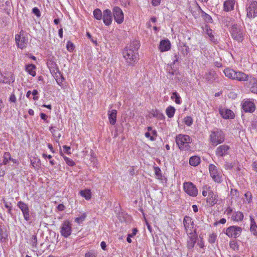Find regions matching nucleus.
Listing matches in <instances>:
<instances>
[{"mask_svg":"<svg viewBox=\"0 0 257 257\" xmlns=\"http://www.w3.org/2000/svg\"><path fill=\"white\" fill-rule=\"evenodd\" d=\"M140 46V45L139 41H134L123 51L122 54L123 58L128 65L133 66L139 60L138 51Z\"/></svg>","mask_w":257,"mask_h":257,"instance_id":"nucleus-1","label":"nucleus"},{"mask_svg":"<svg viewBox=\"0 0 257 257\" xmlns=\"http://www.w3.org/2000/svg\"><path fill=\"white\" fill-rule=\"evenodd\" d=\"M202 195L204 197L207 196L206 201L208 205L214 206L218 201V195L216 192L211 190V187L207 185L202 187Z\"/></svg>","mask_w":257,"mask_h":257,"instance_id":"nucleus-2","label":"nucleus"},{"mask_svg":"<svg viewBox=\"0 0 257 257\" xmlns=\"http://www.w3.org/2000/svg\"><path fill=\"white\" fill-rule=\"evenodd\" d=\"M209 139L212 146H216L224 141L225 134L221 130L216 129L210 132Z\"/></svg>","mask_w":257,"mask_h":257,"instance_id":"nucleus-3","label":"nucleus"},{"mask_svg":"<svg viewBox=\"0 0 257 257\" xmlns=\"http://www.w3.org/2000/svg\"><path fill=\"white\" fill-rule=\"evenodd\" d=\"M175 141L181 150L186 151L189 150V144L191 143L192 140L187 135L179 134L176 137Z\"/></svg>","mask_w":257,"mask_h":257,"instance_id":"nucleus-4","label":"nucleus"},{"mask_svg":"<svg viewBox=\"0 0 257 257\" xmlns=\"http://www.w3.org/2000/svg\"><path fill=\"white\" fill-rule=\"evenodd\" d=\"M246 16L249 18L257 16V2L256 0H248L246 5Z\"/></svg>","mask_w":257,"mask_h":257,"instance_id":"nucleus-5","label":"nucleus"},{"mask_svg":"<svg viewBox=\"0 0 257 257\" xmlns=\"http://www.w3.org/2000/svg\"><path fill=\"white\" fill-rule=\"evenodd\" d=\"M232 38L237 42H241L243 38V30L239 25L234 24L231 28Z\"/></svg>","mask_w":257,"mask_h":257,"instance_id":"nucleus-6","label":"nucleus"},{"mask_svg":"<svg viewBox=\"0 0 257 257\" xmlns=\"http://www.w3.org/2000/svg\"><path fill=\"white\" fill-rule=\"evenodd\" d=\"M209 171L210 176L215 182L220 183L222 181V172L214 165H209Z\"/></svg>","mask_w":257,"mask_h":257,"instance_id":"nucleus-7","label":"nucleus"},{"mask_svg":"<svg viewBox=\"0 0 257 257\" xmlns=\"http://www.w3.org/2000/svg\"><path fill=\"white\" fill-rule=\"evenodd\" d=\"M183 224L188 235H192L196 233L194 223L190 217L185 216L183 220Z\"/></svg>","mask_w":257,"mask_h":257,"instance_id":"nucleus-8","label":"nucleus"},{"mask_svg":"<svg viewBox=\"0 0 257 257\" xmlns=\"http://www.w3.org/2000/svg\"><path fill=\"white\" fill-rule=\"evenodd\" d=\"M183 190L186 193L192 197H196L198 195V190L195 185L191 182L183 183Z\"/></svg>","mask_w":257,"mask_h":257,"instance_id":"nucleus-9","label":"nucleus"},{"mask_svg":"<svg viewBox=\"0 0 257 257\" xmlns=\"http://www.w3.org/2000/svg\"><path fill=\"white\" fill-rule=\"evenodd\" d=\"M72 232V224L68 220L64 221L60 227V233L64 237L69 236Z\"/></svg>","mask_w":257,"mask_h":257,"instance_id":"nucleus-10","label":"nucleus"},{"mask_svg":"<svg viewBox=\"0 0 257 257\" xmlns=\"http://www.w3.org/2000/svg\"><path fill=\"white\" fill-rule=\"evenodd\" d=\"M241 231L240 227L231 226L227 228L226 234L229 237L236 238L240 235Z\"/></svg>","mask_w":257,"mask_h":257,"instance_id":"nucleus-11","label":"nucleus"},{"mask_svg":"<svg viewBox=\"0 0 257 257\" xmlns=\"http://www.w3.org/2000/svg\"><path fill=\"white\" fill-rule=\"evenodd\" d=\"M17 206L21 209L25 220L27 221L30 220V210L28 204L23 201L18 202Z\"/></svg>","mask_w":257,"mask_h":257,"instance_id":"nucleus-12","label":"nucleus"},{"mask_svg":"<svg viewBox=\"0 0 257 257\" xmlns=\"http://www.w3.org/2000/svg\"><path fill=\"white\" fill-rule=\"evenodd\" d=\"M112 12L115 21L118 24H121L124 20V15L121 9L118 7H114Z\"/></svg>","mask_w":257,"mask_h":257,"instance_id":"nucleus-13","label":"nucleus"},{"mask_svg":"<svg viewBox=\"0 0 257 257\" xmlns=\"http://www.w3.org/2000/svg\"><path fill=\"white\" fill-rule=\"evenodd\" d=\"M242 108L245 112H252L255 109V105L251 100L244 99L242 102Z\"/></svg>","mask_w":257,"mask_h":257,"instance_id":"nucleus-14","label":"nucleus"},{"mask_svg":"<svg viewBox=\"0 0 257 257\" xmlns=\"http://www.w3.org/2000/svg\"><path fill=\"white\" fill-rule=\"evenodd\" d=\"M230 147L227 145H222L217 147L215 154L217 157H224L229 154Z\"/></svg>","mask_w":257,"mask_h":257,"instance_id":"nucleus-15","label":"nucleus"},{"mask_svg":"<svg viewBox=\"0 0 257 257\" xmlns=\"http://www.w3.org/2000/svg\"><path fill=\"white\" fill-rule=\"evenodd\" d=\"M15 40L18 47L21 49L26 47L28 42L27 38L22 35L21 32L19 35H16Z\"/></svg>","mask_w":257,"mask_h":257,"instance_id":"nucleus-16","label":"nucleus"},{"mask_svg":"<svg viewBox=\"0 0 257 257\" xmlns=\"http://www.w3.org/2000/svg\"><path fill=\"white\" fill-rule=\"evenodd\" d=\"M219 112L224 119H232L234 117V113L230 109L224 107H220Z\"/></svg>","mask_w":257,"mask_h":257,"instance_id":"nucleus-17","label":"nucleus"},{"mask_svg":"<svg viewBox=\"0 0 257 257\" xmlns=\"http://www.w3.org/2000/svg\"><path fill=\"white\" fill-rule=\"evenodd\" d=\"M102 19L106 26H109L112 23V13L110 10L106 9L103 12Z\"/></svg>","mask_w":257,"mask_h":257,"instance_id":"nucleus-18","label":"nucleus"},{"mask_svg":"<svg viewBox=\"0 0 257 257\" xmlns=\"http://www.w3.org/2000/svg\"><path fill=\"white\" fill-rule=\"evenodd\" d=\"M203 30L209 37L211 42L214 43H216L217 42V39L215 38L214 35L215 33L212 29H211L208 26H205Z\"/></svg>","mask_w":257,"mask_h":257,"instance_id":"nucleus-19","label":"nucleus"},{"mask_svg":"<svg viewBox=\"0 0 257 257\" xmlns=\"http://www.w3.org/2000/svg\"><path fill=\"white\" fill-rule=\"evenodd\" d=\"M171 48V43L168 40H163L160 41L159 46V50L162 52H165L169 50Z\"/></svg>","mask_w":257,"mask_h":257,"instance_id":"nucleus-20","label":"nucleus"},{"mask_svg":"<svg viewBox=\"0 0 257 257\" xmlns=\"http://www.w3.org/2000/svg\"><path fill=\"white\" fill-rule=\"evenodd\" d=\"M249 90L252 93L257 94V79L254 77H250L249 79Z\"/></svg>","mask_w":257,"mask_h":257,"instance_id":"nucleus-21","label":"nucleus"},{"mask_svg":"<svg viewBox=\"0 0 257 257\" xmlns=\"http://www.w3.org/2000/svg\"><path fill=\"white\" fill-rule=\"evenodd\" d=\"M117 111L115 109L109 110L108 111V115L109 122L114 125L116 123Z\"/></svg>","mask_w":257,"mask_h":257,"instance_id":"nucleus-22","label":"nucleus"},{"mask_svg":"<svg viewBox=\"0 0 257 257\" xmlns=\"http://www.w3.org/2000/svg\"><path fill=\"white\" fill-rule=\"evenodd\" d=\"M8 233L5 225L0 226V240L2 242H6L8 240Z\"/></svg>","mask_w":257,"mask_h":257,"instance_id":"nucleus-23","label":"nucleus"},{"mask_svg":"<svg viewBox=\"0 0 257 257\" xmlns=\"http://www.w3.org/2000/svg\"><path fill=\"white\" fill-rule=\"evenodd\" d=\"M235 73L234 80L239 81H245L248 80V76L246 74L241 71H236Z\"/></svg>","mask_w":257,"mask_h":257,"instance_id":"nucleus-24","label":"nucleus"},{"mask_svg":"<svg viewBox=\"0 0 257 257\" xmlns=\"http://www.w3.org/2000/svg\"><path fill=\"white\" fill-rule=\"evenodd\" d=\"M234 0H226L224 3V10L226 12L232 11L234 9Z\"/></svg>","mask_w":257,"mask_h":257,"instance_id":"nucleus-25","label":"nucleus"},{"mask_svg":"<svg viewBox=\"0 0 257 257\" xmlns=\"http://www.w3.org/2000/svg\"><path fill=\"white\" fill-rule=\"evenodd\" d=\"M235 72L236 71L229 68H225L223 70V73L225 76L232 80H234V79L235 78L234 76L236 74Z\"/></svg>","mask_w":257,"mask_h":257,"instance_id":"nucleus-26","label":"nucleus"},{"mask_svg":"<svg viewBox=\"0 0 257 257\" xmlns=\"http://www.w3.org/2000/svg\"><path fill=\"white\" fill-rule=\"evenodd\" d=\"M36 66L32 64L26 65L25 67V70L33 77L36 75Z\"/></svg>","mask_w":257,"mask_h":257,"instance_id":"nucleus-27","label":"nucleus"},{"mask_svg":"<svg viewBox=\"0 0 257 257\" xmlns=\"http://www.w3.org/2000/svg\"><path fill=\"white\" fill-rule=\"evenodd\" d=\"M250 229L251 233L254 235H257V225L255 222L254 219L252 216H250Z\"/></svg>","mask_w":257,"mask_h":257,"instance_id":"nucleus-28","label":"nucleus"},{"mask_svg":"<svg viewBox=\"0 0 257 257\" xmlns=\"http://www.w3.org/2000/svg\"><path fill=\"white\" fill-rule=\"evenodd\" d=\"M231 218L235 221H241L243 218V214L240 211H236L233 213Z\"/></svg>","mask_w":257,"mask_h":257,"instance_id":"nucleus-29","label":"nucleus"},{"mask_svg":"<svg viewBox=\"0 0 257 257\" xmlns=\"http://www.w3.org/2000/svg\"><path fill=\"white\" fill-rule=\"evenodd\" d=\"M205 78L208 81H212L216 78V72L214 71H209L205 74Z\"/></svg>","mask_w":257,"mask_h":257,"instance_id":"nucleus-30","label":"nucleus"},{"mask_svg":"<svg viewBox=\"0 0 257 257\" xmlns=\"http://www.w3.org/2000/svg\"><path fill=\"white\" fill-rule=\"evenodd\" d=\"M196 242V233L190 235L189 238L187 241V246L189 248H192L194 246Z\"/></svg>","mask_w":257,"mask_h":257,"instance_id":"nucleus-31","label":"nucleus"},{"mask_svg":"<svg viewBox=\"0 0 257 257\" xmlns=\"http://www.w3.org/2000/svg\"><path fill=\"white\" fill-rule=\"evenodd\" d=\"M200 163V159L199 157L195 156L191 157L189 160V164L192 166H197Z\"/></svg>","mask_w":257,"mask_h":257,"instance_id":"nucleus-32","label":"nucleus"},{"mask_svg":"<svg viewBox=\"0 0 257 257\" xmlns=\"http://www.w3.org/2000/svg\"><path fill=\"white\" fill-rule=\"evenodd\" d=\"M80 195L86 200H90L91 198V193L89 189H85L80 192Z\"/></svg>","mask_w":257,"mask_h":257,"instance_id":"nucleus-33","label":"nucleus"},{"mask_svg":"<svg viewBox=\"0 0 257 257\" xmlns=\"http://www.w3.org/2000/svg\"><path fill=\"white\" fill-rule=\"evenodd\" d=\"M171 99L174 100L176 104H180L182 102L181 98L177 92L172 93Z\"/></svg>","mask_w":257,"mask_h":257,"instance_id":"nucleus-34","label":"nucleus"},{"mask_svg":"<svg viewBox=\"0 0 257 257\" xmlns=\"http://www.w3.org/2000/svg\"><path fill=\"white\" fill-rule=\"evenodd\" d=\"M49 130L53 134L55 141L58 142L61 136L60 133L58 130L54 129L53 127H50Z\"/></svg>","mask_w":257,"mask_h":257,"instance_id":"nucleus-35","label":"nucleus"},{"mask_svg":"<svg viewBox=\"0 0 257 257\" xmlns=\"http://www.w3.org/2000/svg\"><path fill=\"white\" fill-rule=\"evenodd\" d=\"M175 108L172 106H170L166 108V113L168 117L172 118L174 116L175 112Z\"/></svg>","mask_w":257,"mask_h":257,"instance_id":"nucleus-36","label":"nucleus"},{"mask_svg":"<svg viewBox=\"0 0 257 257\" xmlns=\"http://www.w3.org/2000/svg\"><path fill=\"white\" fill-rule=\"evenodd\" d=\"M244 198L243 199V202L244 203H250L252 202V197L251 193L250 192H249V191L246 192L244 194Z\"/></svg>","mask_w":257,"mask_h":257,"instance_id":"nucleus-37","label":"nucleus"},{"mask_svg":"<svg viewBox=\"0 0 257 257\" xmlns=\"http://www.w3.org/2000/svg\"><path fill=\"white\" fill-rule=\"evenodd\" d=\"M93 15L96 19L100 20L102 18L103 13H102L100 10L96 9L93 11Z\"/></svg>","mask_w":257,"mask_h":257,"instance_id":"nucleus-38","label":"nucleus"},{"mask_svg":"<svg viewBox=\"0 0 257 257\" xmlns=\"http://www.w3.org/2000/svg\"><path fill=\"white\" fill-rule=\"evenodd\" d=\"M233 19L231 18L228 17H224L222 20V23L226 26H232L234 24H233Z\"/></svg>","mask_w":257,"mask_h":257,"instance_id":"nucleus-39","label":"nucleus"},{"mask_svg":"<svg viewBox=\"0 0 257 257\" xmlns=\"http://www.w3.org/2000/svg\"><path fill=\"white\" fill-rule=\"evenodd\" d=\"M86 217V214L85 213H83L79 217H77L75 218V222L77 224H80L82 223L85 219Z\"/></svg>","mask_w":257,"mask_h":257,"instance_id":"nucleus-40","label":"nucleus"},{"mask_svg":"<svg viewBox=\"0 0 257 257\" xmlns=\"http://www.w3.org/2000/svg\"><path fill=\"white\" fill-rule=\"evenodd\" d=\"M239 193L236 190L234 189H231L230 191V196L231 198L236 200L239 197Z\"/></svg>","mask_w":257,"mask_h":257,"instance_id":"nucleus-41","label":"nucleus"},{"mask_svg":"<svg viewBox=\"0 0 257 257\" xmlns=\"http://www.w3.org/2000/svg\"><path fill=\"white\" fill-rule=\"evenodd\" d=\"M154 169L156 177L159 179H161L162 175L161 173V170L160 168L157 166H155L154 167Z\"/></svg>","mask_w":257,"mask_h":257,"instance_id":"nucleus-42","label":"nucleus"},{"mask_svg":"<svg viewBox=\"0 0 257 257\" xmlns=\"http://www.w3.org/2000/svg\"><path fill=\"white\" fill-rule=\"evenodd\" d=\"M217 238V235L214 233H210L209 235L208 240L210 243H214L215 242Z\"/></svg>","mask_w":257,"mask_h":257,"instance_id":"nucleus-43","label":"nucleus"},{"mask_svg":"<svg viewBox=\"0 0 257 257\" xmlns=\"http://www.w3.org/2000/svg\"><path fill=\"white\" fill-rule=\"evenodd\" d=\"M193 121V118L191 116H186L184 118V123L188 126L192 124Z\"/></svg>","mask_w":257,"mask_h":257,"instance_id":"nucleus-44","label":"nucleus"},{"mask_svg":"<svg viewBox=\"0 0 257 257\" xmlns=\"http://www.w3.org/2000/svg\"><path fill=\"white\" fill-rule=\"evenodd\" d=\"M202 13V17L205 21L207 23H211L212 22V19L211 16L204 12H203Z\"/></svg>","mask_w":257,"mask_h":257,"instance_id":"nucleus-45","label":"nucleus"},{"mask_svg":"<svg viewBox=\"0 0 257 257\" xmlns=\"http://www.w3.org/2000/svg\"><path fill=\"white\" fill-rule=\"evenodd\" d=\"M63 158L64 159V160L65 161L66 164L70 166H73L75 165V163L71 159L66 157V156H64L63 157Z\"/></svg>","mask_w":257,"mask_h":257,"instance_id":"nucleus-46","label":"nucleus"},{"mask_svg":"<svg viewBox=\"0 0 257 257\" xmlns=\"http://www.w3.org/2000/svg\"><path fill=\"white\" fill-rule=\"evenodd\" d=\"M37 237L36 235H33L32 236L30 240L31 244L34 247H36L37 245Z\"/></svg>","mask_w":257,"mask_h":257,"instance_id":"nucleus-47","label":"nucleus"},{"mask_svg":"<svg viewBox=\"0 0 257 257\" xmlns=\"http://www.w3.org/2000/svg\"><path fill=\"white\" fill-rule=\"evenodd\" d=\"M230 246L233 250H235L238 249V245L237 243L235 241H232L230 242Z\"/></svg>","mask_w":257,"mask_h":257,"instance_id":"nucleus-48","label":"nucleus"},{"mask_svg":"<svg viewBox=\"0 0 257 257\" xmlns=\"http://www.w3.org/2000/svg\"><path fill=\"white\" fill-rule=\"evenodd\" d=\"M96 254L94 250H90L85 254V257H96Z\"/></svg>","mask_w":257,"mask_h":257,"instance_id":"nucleus-49","label":"nucleus"},{"mask_svg":"<svg viewBox=\"0 0 257 257\" xmlns=\"http://www.w3.org/2000/svg\"><path fill=\"white\" fill-rule=\"evenodd\" d=\"M178 58H179V57L177 55H175V56H174L173 58L172 59L173 62L172 63H171L170 65L171 68H172V67L174 66V65L175 64V63L178 62Z\"/></svg>","mask_w":257,"mask_h":257,"instance_id":"nucleus-50","label":"nucleus"},{"mask_svg":"<svg viewBox=\"0 0 257 257\" xmlns=\"http://www.w3.org/2000/svg\"><path fill=\"white\" fill-rule=\"evenodd\" d=\"M33 13L37 17H40L41 13L39 10L37 8H34L33 9Z\"/></svg>","mask_w":257,"mask_h":257,"instance_id":"nucleus-51","label":"nucleus"},{"mask_svg":"<svg viewBox=\"0 0 257 257\" xmlns=\"http://www.w3.org/2000/svg\"><path fill=\"white\" fill-rule=\"evenodd\" d=\"M9 101L11 102H13V103H15L16 102L17 98H16V96H15V95L14 94H12L10 95V97L9 98Z\"/></svg>","mask_w":257,"mask_h":257,"instance_id":"nucleus-52","label":"nucleus"},{"mask_svg":"<svg viewBox=\"0 0 257 257\" xmlns=\"http://www.w3.org/2000/svg\"><path fill=\"white\" fill-rule=\"evenodd\" d=\"M67 49L69 51L71 52L73 51L74 49V45H73L72 43L70 42H68L67 44Z\"/></svg>","mask_w":257,"mask_h":257,"instance_id":"nucleus-53","label":"nucleus"},{"mask_svg":"<svg viewBox=\"0 0 257 257\" xmlns=\"http://www.w3.org/2000/svg\"><path fill=\"white\" fill-rule=\"evenodd\" d=\"M151 133L150 132H146L145 134V136L146 138H149L150 139V140L151 141H154L155 140V138L153 137V136H151Z\"/></svg>","mask_w":257,"mask_h":257,"instance_id":"nucleus-54","label":"nucleus"},{"mask_svg":"<svg viewBox=\"0 0 257 257\" xmlns=\"http://www.w3.org/2000/svg\"><path fill=\"white\" fill-rule=\"evenodd\" d=\"M32 94L34 96V100H37L38 99V97L36 95L38 94V92L37 90L35 89L33 90L32 92Z\"/></svg>","mask_w":257,"mask_h":257,"instance_id":"nucleus-55","label":"nucleus"},{"mask_svg":"<svg viewBox=\"0 0 257 257\" xmlns=\"http://www.w3.org/2000/svg\"><path fill=\"white\" fill-rule=\"evenodd\" d=\"M63 148L64 149L65 152L67 154H71V153L70 152V147H68V146H67L65 145V146H63Z\"/></svg>","mask_w":257,"mask_h":257,"instance_id":"nucleus-56","label":"nucleus"},{"mask_svg":"<svg viewBox=\"0 0 257 257\" xmlns=\"http://www.w3.org/2000/svg\"><path fill=\"white\" fill-rule=\"evenodd\" d=\"M4 204H5V207L6 208H7L8 209H10L11 208H12V205H11V203L6 202L5 201H4Z\"/></svg>","mask_w":257,"mask_h":257,"instance_id":"nucleus-57","label":"nucleus"},{"mask_svg":"<svg viewBox=\"0 0 257 257\" xmlns=\"http://www.w3.org/2000/svg\"><path fill=\"white\" fill-rule=\"evenodd\" d=\"M232 211V209L230 207H227L225 211V213H226L228 215H230Z\"/></svg>","mask_w":257,"mask_h":257,"instance_id":"nucleus-58","label":"nucleus"},{"mask_svg":"<svg viewBox=\"0 0 257 257\" xmlns=\"http://www.w3.org/2000/svg\"><path fill=\"white\" fill-rule=\"evenodd\" d=\"M65 209V206L63 204H60L57 206V209L59 211H63Z\"/></svg>","mask_w":257,"mask_h":257,"instance_id":"nucleus-59","label":"nucleus"},{"mask_svg":"<svg viewBox=\"0 0 257 257\" xmlns=\"http://www.w3.org/2000/svg\"><path fill=\"white\" fill-rule=\"evenodd\" d=\"M153 5L156 6L160 4L161 0H151Z\"/></svg>","mask_w":257,"mask_h":257,"instance_id":"nucleus-60","label":"nucleus"},{"mask_svg":"<svg viewBox=\"0 0 257 257\" xmlns=\"http://www.w3.org/2000/svg\"><path fill=\"white\" fill-rule=\"evenodd\" d=\"M137 231H138V230H137V229L136 228H134L133 229L132 233L128 234H129V236H131V237L134 236L137 234Z\"/></svg>","mask_w":257,"mask_h":257,"instance_id":"nucleus-61","label":"nucleus"},{"mask_svg":"<svg viewBox=\"0 0 257 257\" xmlns=\"http://www.w3.org/2000/svg\"><path fill=\"white\" fill-rule=\"evenodd\" d=\"M100 246H101V248H102L103 250H106V244L105 242H104V241H102V242L100 243Z\"/></svg>","mask_w":257,"mask_h":257,"instance_id":"nucleus-62","label":"nucleus"},{"mask_svg":"<svg viewBox=\"0 0 257 257\" xmlns=\"http://www.w3.org/2000/svg\"><path fill=\"white\" fill-rule=\"evenodd\" d=\"M225 168L226 169H231L232 168V165L230 163H226L225 164Z\"/></svg>","mask_w":257,"mask_h":257,"instance_id":"nucleus-63","label":"nucleus"},{"mask_svg":"<svg viewBox=\"0 0 257 257\" xmlns=\"http://www.w3.org/2000/svg\"><path fill=\"white\" fill-rule=\"evenodd\" d=\"M252 167L255 171L257 172V162H254L252 164Z\"/></svg>","mask_w":257,"mask_h":257,"instance_id":"nucleus-64","label":"nucleus"}]
</instances>
